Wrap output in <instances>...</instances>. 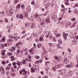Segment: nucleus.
<instances>
[{
	"instance_id": "4be33fe9",
	"label": "nucleus",
	"mask_w": 78,
	"mask_h": 78,
	"mask_svg": "<svg viewBox=\"0 0 78 78\" xmlns=\"http://www.w3.org/2000/svg\"><path fill=\"white\" fill-rule=\"evenodd\" d=\"M31 36L32 37H35L36 36V34L34 33H33L31 34Z\"/></svg>"
},
{
	"instance_id": "37998d69",
	"label": "nucleus",
	"mask_w": 78,
	"mask_h": 78,
	"mask_svg": "<svg viewBox=\"0 0 78 78\" xmlns=\"http://www.w3.org/2000/svg\"><path fill=\"white\" fill-rule=\"evenodd\" d=\"M46 22L48 23L49 22V19L48 18H46L45 19Z\"/></svg>"
},
{
	"instance_id": "09e8293b",
	"label": "nucleus",
	"mask_w": 78,
	"mask_h": 78,
	"mask_svg": "<svg viewBox=\"0 0 78 78\" xmlns=\"http://www.w3.org/2000/svg\"><path fill=\"white\" fill-rule=\"evenodd\" d=\"M60 67V66L59 65H57L55 66V68H57V69H58Z\"/></svg>"
},
{
	"instance_id": "20e7f679",
	"label": "nucleus",
	"mask_w": 78,
	"mask_h": 78,
	"mask_svg": "<svg viewBox=\"0 0 78 78\" xmlns=\"http://www.w3.org/2000/svg\"><path fill=\"white\" fill-rule=\"evenodd\" d=\"M0 72L2 75H4L5 73V70L3 67L2 66H0Z\"/></svg>"
},
{
	"instance_id": "9b49d317",
	"label": "nucleus",
	"mask_w": 78,
	"mask_h": 78,
	"mask_svg": "<svg viewBox=\"0 0 78 78\" xmlns=\"http://www.w3.org/2000/svg\"><path fill=\"white\" fill-rule=\"evenodd\" d=\"M40 16V15L37 14H36L35 15H34L33 16L34 18L35 19H36V17H37L38 18V17H39Z\"/></svg>"
},
{
	"instance_id": "de8ad7c7",
	"label": "nucleus",
	"mask_w": 78,
	"mask_h": 78,
	"mask_svg": "<svg viewBox=\"0 0 78 78\" xmlns=\"http://www.w3.org/2000/svg\"><path fill=\"white\" fill-rule=\"evenodd\" d=\"M6 70H9L10 69V67H6Z\"/></svg>"
},
{
	"instance_id": "c85d7f7f",
	"label": "nucleus",
	"mask_w": 78,
	"mask_h": 78,
	"mask_svg": "<svg viewBox=\"0 0 78 78\" xmlns=\"http://www.w3.org/2000/svg\"><path fill=\"white\" fill-rule=\"evenodd\" d=\"M21 7L22 9H25V5L23 4H22L21 6Z\"/></svg>"
},
{
	"instance_id": "864d4df0",
	"label": "nucleus",
	"mask_w": 78,
	"mask_h": 78,
	"mask_svg": "<svg viewBox=\"0 0 78 78\" xmlns=\"http://www.w3.org/2000/svg\"><path fill=\"white\" fill-rule=\"evenodd\" d=\"M5 22H6V23H8V20L7 19V18H5Z\"/></svg>"
},
{
	"instance_id": "393cba45",
	"label": "nucleus",
	"mask_w": 78,
	"mask_h": 78,
	"mask_svg": "<svg viewBox=\"0 0 78 78\" xmlns=\"http://www.w3.org/2000/svg\"><path fill=\"white\" fill-rule=\"evenodd\" d=\"M0 14L2 16H3L5 15V12L3 11L0 12Z\"/></svg>"
},
{
	"instance_id": "ddd939ff",
	"label": "nucleus",
	"mask_w": 78,
	"mask_h": 78,
	"mask_svg": "<svg viewBox=\"0 0 78 78\" xmlns=\"http://www.w3.org/2000/svg\"><path fill=\"white\" fill-rule=\"evenodd\" d=\"M48 45L50 46V47H55V44H53V43H49L48 44Z\"/></svg>"
},
{
	"instance_id": "c03bdc74",
	"label": "nucleus",
	"mask_w": 78,
	"mask_h": 78,
	"mask_svg": "<svg viewBox=\"0 0 78 78\" xmlns=\"http://www.w3.org/2000/svg\"><path fill=\"white\" fill-rule=\"evenodd\" d=\"M11 76H12L14 77V76H16V74H14V73H13L11 74Z\"/></svg>"
},
{
	"instance_id": "c9c22d12",
	"label": "nucleus",
	"mask_w": 78,
	"mask_h": 78,
	"mask_svg": "<svg viewBox=\"0 0 78 78\" xmlns=\"http://www.w3.org/2000/svg\"><path fill=\"white\" fill-rule=\"evenodd\" d=\"M69 1L68 0H66V3L67 5H69V3L68 2H69Z\"/></svg>"
},
{
	"instance_id": "338daca9",
	"label": "nucleus",
	"mask_w": 78,
	"mask_h": 78,
	"mask_svg": "<svg viewBox=\"0 0 78 78\" xmlns=\"http://www.w3.org/2000/svg\"><path fill=\"white\" fill-rule=\"evenodd\" d=\"M61 20H62V18H59L58 19V21L60 22V21H61Z\"/></svg>"
},
{
	"instance_id": "a19ab883",
	"label": "nucleus",
	"mask_w": 78,
	"mask_h": 78,
	"mask_svg": "<svg viewBox=\"0 0 78 78\" xmlns=\"http://www.w3.org/2000/svg\"><path fill=\"white\" fill-rule=\"evenodd\" d=\"M61 36V34L60 33H58L56 34V36L57 37H60Z\"/></svg>"
},
{
	"instance_id": "c756f323",
	"label": "nucleus",
	"mask_w": 78,
	"mask_h": 78,
	"mask_svg": "<svg viewBox=\"0 0 78 78\" xmlns=\"http://www.w3.org/2000/svg\"><path fill=\"white\" fill-rule=\"evenodd\" d=\"M42 25H43L42 23L38 25V27L40 28H41V27H42Z\"/></svg>"
},
{
	"instance_id": "58836bf2",
	"label": "nucleus",
	"mask_w": 78,
	"mask_h": 78,
	"mask_svg": "<svg viewBox=\"0 0 78 78\" xmlns=\"http://www.w3.org/2000/svg\"><path fill=\"white\" fill-rule=\"evenodd\" d=\"M36 59H39L40 58V56H39L38 55H37L35 57Z\"/></svg>"
},
{
	"instance_id": "1a4fd4ad",
	"label": "nucleus",
	"mask_w": 78,
	"mask_h": 78,
	"mask_svg": "<svg viewBox=\"0 0 78 78\" xmlns=\"http://www.w3.org/2000/svg\"><path fill=\"white\" fill-rule=\"evenodd\" d=\"M52 20L53 21L56 20L58 19V18H57V16L56 15H54L52 17Z\"/></svg>"
},
{
	"instance_id": "a211bd4d",
	"label": "nucleus",
	"mask_w": 78,
	"mask_h": 78,
	"mask_svg": "<svg viewBox=\"0 0 78 78\" xmlns=\"http://www.w3.org/2000/svg\"><path fill=\"white\" fill-rule=\"evenodd\" d=\"M12 14H13V12H12L9 11L8 12V16H11Z\"/></svg>"
},
{
	"instance_id": "6ab92c4d",
	"label": "nucleus",
	"mask_w": 78,
	"mask_h": 78,
	"mask_svg": "<svg viewBox=\"0 0 78 78\" xmlns=\"http://www.w3.org/2000/svg\"><path fill=\"white\" fill-rule=\"evenodd\" d=\"M16 63L14 62L13 63V65L14 69H17V66H16Z\"/></svg>"
},
{
	"instance_id": "774afa93",
	"label": "nucleus",
	"mask_w": 78,
	"mask_h": 78,
	"mask_svg": "<svg viewBox=\"0 0 78 78\" xmlns=\"http://www.w3.org/2000/svg\"><path fill=\"white\" fill-rule=\"evenodd\" d=\"M75 67L77 68H78V63L75 65Z\"/></svg>"
},
{
	"instance_id": "13d9d810",
	"label": "nucleus",
	"mask_w": 78,
	"mask_h": 78,
	"mask_svg": "<svg viewBox=\"0 0 78 78\" xmlns=\"http://www.w3.org/2000/svg\"><path fill=\"white\" fill-rule=\"evenodd\" d=\"M71 21H75V18H73L71 20Z\"/></svg>"
},
{
	"instance_id": "680f3d73",
	"label": "nucleus",
	"mask_w": 78,
	"mask_h": 78,
	"mask_svg": "<svg viewBox=\"0 0 78 78\" xmlns=\"http://www.w3.org/2000/svg\"><path fill=\"white\" fill-rule=\"evenodd\" d=\"M52 39H53V42H56V40H55V37H53Z\"/></svg>"
},
{
	"instance_id": "e433bc0d",
	"label": "nucleus",
	"mask_w": 78,
	"mask_h": 78,
	"mask_svg": "<svg viewBox=\"0 0 78 78\" xmlns=\"http://www.w3.org/2000/svg\"><path fill=\"white\" fill-rule=\"evenodd\" d=\"M2 64L3 65H5V64H6V62H5V61L4 60H3L2 62Z\"/></svg>"
},
{
	"instance_id": "603ef678",
	"label": "nucleus",
	"mask_w": 78,
	"mask_h": 78,
	"mask_svg": "<svg viewBox=\"0 0 78 78\" xmlns=\"http://www.w3.org/2000/svg\"><path fill=\"white\" fill-rule=\"evenodd\" d=\"M70 67H73L74 65L73 63H71L70 65Z\"/></svg>"
},
{
	"instance_id": "a18cd8bd",
	"label": "nucleus",
	"mask_w": 78,
	"mask_h": 78,
	"mask_svg": "<svg viewBox=\"0 0 78 78\" xmlns=\"http://www.w3.org/2000/svg\"><path fill=\"white\" fill-rule=\"evenodd\" d=\"M66 67H68V68H70V65L67 64L66 66Z\"/></svg>"
},
{
	"instance_id": "6e6552de",
	"label": "nucleus",
	"mask_w": 78,
	"mask_h": 78,
	"mask_svg": "<svg viewBox=\"0 0 78 78\" xmlns=\"http://www.w3.org/2000/svg\"><path fill=\"white\" fill-rule=\"evenodd\" d=\"M63 36L64 37V38L65 40H67V36H68V34H66L64 33V32H63Z\"/></svg>"
},
{
	"instance_id": "39448f33",
	"label": "nucleus",
	"mask_w": 78,
	"mask_h": 78,
	"mask_svg": "<svg viewBox=\"0 0 78 78\" xmlns=\"http://www.w3.org/2000/svg\"><path fill=\"white\" fill-rule=\"evenodd\" d=\"M45 33L46 35V37H47V38H48L49 37L50 39H52V35H50V33H49V32H45Z\"/></svg>"
},
{
	"instance_id": "f257e3e1",
	"label": "nucleus",
	"mask_w": 78,
	"mask_h": 78,
	"mask_svg": "<svg viewBox=\"0 0 78 78\" xmlns=\"http://www.w3.org/2000/svg\"><path fill=\"white\" fill-rule=\"evenodd\" d=\"M48 0H46L44 2V5H46L45 8H46V9H48V7H49V6L51 5V4L50 3H48Z\"/></svg>"
},
{
	"instance_id": "5701e85b",
	"label": "nucleus",
	"mask_w": 78,
	"mask_h": 78,
	"mask_svg": "<svg viewBox=\"0 0 78 78\" xmlns=\"http://www.w3.org/2000/svg\"><path fill=\"white\" fill-rule=\"evenodd\" d=\"M22 41H19L18 42V43H17L16 44V46L17 47L19 45H21V44H22Z\"/></svg>"
},
{
	"instance_id": "4468645a",
	"label": "nucleus",
	"mask_w": 78,
	"mask_h": 78,
	"mask_svg": "<svg viewBox=\"0 0 78 78\" xmlns=\"http://www.w3.org/2000/svg\"><path fill=\"white\" fill-rule=\"evenodd\" d=\"M69 60H67V59H66V58H65L64 59V63L65 64H68L69 63Z\"/></svg>"
},
{
	"instance_id": "0eeeda50",
	"label": "nucleus",
	"mask_w": 78,
	"mask_h": 78,
	"mask_svg": "<svg viewBox=\"0 0 78 78\" xmlns=\"http://www.w3.org/2000/svg\"><path fill=\"white\" fill-rule=\"evenodd\" d=\"M44 34L42 35L41 36L39 39L40 41H41V42H43V41H44Z\"/></svg>"
},
{
	"instance_id": "412c9836",
	"label": "nucleus",
	"mask_w": 78,
	"mask_h": 78,
	"mask_svg": "<svg viewBox=\"0 0 78 78\" xmlns=\"http://www.w3.org/2000/svg\"><path fill=\"white\" fill-rule=\"evenodd\" d=\"M26 11L27 12H29L30 11H31V9H30V7H28L26 9Z\"/></svg>"
},
{
	"instance_id": "f8f14e48",
	"label": "nucleus",
	"mask_w": 78,
	"mask_h": 78,
	"mask_svg": "<svg viewBox=\"0 0 78 78\" xmlns=\"http://www.w3.org/2000/svg\"><path fill=\"white\" fill-rule=\"evenodd\" d=\"M71 57H72V56H70V55H66V57L65 58V59H67L68 60H69V59H70V58H71Z\"/></svg>"
},
{
	"instance_id": "6e6d98bb",
	"label": "nucleus",
	"mask_w": 78,
	"mask_h": 78,
	"mask_svg": "<svg viewBox=\"0 0 78 78\" xmlns=\"http://www.w3.org/2000/svg\"><path fill=\"white\" fill-rule=\"evenodd\" d=\"M50 62L49 61L46 62L45 64V65H47V64H50Z\"/></svg>"
},
{
	"instance_id": "cd10ccee",
	"label": "nucleus",
	"mask_w": 78,
	"mask_h": 78,
	"mask_svg": "<svg viewBox=\"0 0 78 78\" xmlns=\"http://www.w3.org/2000/svg\"><path fill=\"white\" fill-rule=\"evenodd\" d=\"M20 8V4H18V5L16 6V9H19Z\"/></svg>"
},
{
	"instance_id": "4c0bfd02",
	"label": "nucleus",
	"mask_w": 78,
	"mask_h": 78,
	"mask_svg": "<svg viewBox=\"0 0 78 78\" xmlns=\"http://www.w3.org/2000/svg\"><path fill=\"white\" fill-rule=\"evenodd\" d=\"M62 70V73H63V75L66 72V70L65 69Z\"/></svg>"
},
{
	"instance_id": "9d476101",
	"label": "nucleus",
	"mask_w": 78,
	"mask_h": 78,
	"mask_svg": "<svg viewBox=\"0 0 78 78\" xmlns=\"http://www.w3.org/2000/svg\"><path fill=\"white\" fill-rule=\"evenodd\" d=\"M8 37H10V38H13L15 40H16V41L18 40V38L12 36V35L11 34L9 35L8 36Z\"/></svg>"
},
{
	"instance_id": "423d86ee",
	"label": "nucleus",
	"mask_w": 78,
	"mask_h": 78,
	"mask_svg": "<svg viewBox=\"0 0 78 78\" xmlns=\"http://www.w3.org/2000/svg\"><path fill=\"white\" fill-rule=\"evenodd\" d=\"M72 72H69L67 74H66L65 76H64L65 78H69V77H70L72 76Z\"/></svg>"
},
{
	"instance_id": "7ed1b4c3",
	"label": "nucleus",
	"mask_w": 78,
	"mask_h": 78,
	"mask_svg": "<svg viewBox=\"0 0 78 78\" xmlns=\"http://www.w3.org/2000/svg\"><path fill=\"white\" fill-rule=\"evenodd\" d=\"M58 44H57V47H58V48L61 49V48H62V47L60 46V45H59V44L60 45V44H62V41H61V40L60 39L58 41Z\"/></svg>"
},
{
	"instance_id": "f3484780",
	"label": "nucleus",
	"mask_w": 78,
	"mask_h": 78,
	"mask_svg": "<svg viewBox=\"0 0 78 78\" xmlns=\"http://www.w3.org/2000/svg\"><path fill=\"white\" fill-rule=\"evenodd\" d=\"M36 27V24H34V23H32V25L31 26V28L33 29V28H34L35 27Z\"/></svg>"
},
{
	"instance_id": "8fccbe9b",
	"label": "nucleus",
	"mask_w": 78,
	"mask_h": 78,
	"mask_svg": "<svg viewBox=\"0 0 78 78\" xmlns=\"http://www.w3.org/2000/svg\"><path fill=\"white\" fill-rule=\"evenodd\" d=\"M35 3V2L34 1H33L32 2H31V4L32 5H33Z\"/></svg>"
},
{
	"instance_id": "bf43d9fd",
	"label": "nucleus",
	"mask_w": 78,
	"mask_h": 78,
	"mask_svg": "<svg viewBox=\"0 0 78 78\" xmlns=\"http://www.w3.org/2000/svg\"><path fill=\"white\" fill-rule=\"evenodd\" d=\"M53 71H54V72H55V71H56V69L55 67H54L53 68Z\"/></svg>"
},
{
	"instance_id": "dca6fc26",
	"label": "nucleus",
	"mask_w": 78,
	"mask_h": 78,
	"mask_svg": "<svg viewBox=\"0 0 78 78\" xmlns=\"http://www.w3.org/2000/svg\"><path fill=\"white\" fill-rule=\"evenodd\" d=\"M16 50V48L14 47H12V49L10 51L11 52H13L14 51H15Z\"/></svg>"
},
{
	"instance_id": "e2e57ef3",
	"label": "nucleus",
	"mask_w": 78,
	"mask_h": 78,
	"mask_svg": "<svg viewBox=\"0 0 78 78\" xmlns=\"http://www.w3.org/2000/svg\"><path fill=\"white\" fill-rule=\"evenodd\" d=\"M42 78H48V76L47 75H45L42 77Z\"/></svg>"
},
{
	"instance_id": "4d7b16f0",
	"label": "nucleus",
	"mask_w": 78,
	"mask_h": 78,
	"mask_svg": "<svg viewBox=\"0 0 78 78\" xmlns=\"http://www.w3.org/2000/svg\"><path fill=\"white\" fill-rule=\"evenodd\" d=\"M14 2L15 4H16L18 2V0H14Z\"/></svg>"
},
{
	"instance_id": "2f4dec72",
	"label": "nucleus",
	"mask_w": 78,
	"mask_h": 78,
	"mask_svg": "<svg viewBox=\"0 0 78 78\" xmlns=\"http://www.w3.org/2000/svg\"><path fill=\"white\" fill-rule=\"evenodd\" d=\"M22 63L23 64H26V60H23Z\"/></svg>"
},
{
	"instance_id": "69168bd1",
	"label": "nucleus",
	"mask_w": 78,
	"mask_h": 78,
	"mask_svg": "<svg viewBox=\"0 0 78 78\" xmlns=\"http://www.w3.org/2000/svg\"><path fill=\"white\" fill-rule=\"evenodd\" d=\"M14 8H15L14 7H12V8H11L10 10L11 9V10H12V11H14Z\"/></svg>"
},
{
	"instance_id": "052dcab7",
	"label": "nucleus",
	"mask_w": 78,
	"mask_h": 78,
	"mask_svg": "<svg viewBox=\"0 0 78 78\" xmlns=\"http://www.w3.org/2000/svg\"><path fill=\"white\" fill-rule=\"evenodd\" d=\"M17 52V53H20V49H18Z\"/></svg>"
},
{
	"instance_id": "f704fd0d",
	"label": "nucleus",
	"mask_w": 78,
	"mask_h": 78,
	"mask_svg": "<svg viewBox=\"0 0 78 78\" xmlns=\"http://www.w3.org/2000/svg\"><path fill=\"white\" fill-rule=\"evenodd\" d=\"M68 51L69 52V53H70L72 52V51H71V49L70 48H68Z\"/></svg>"
},
{
	"instance_id": "72a5a7b5",
	"label": "nucleus",
	"mask_w": 78,
	"mask_h": 78,
	"mask_svg": "<svg viewBox=\"0 0 78 78\" xmlns=\"http://www.w3.org/2000/svg\"><path fill=\"white\" fill-rule=\"evenodd\" d=\"M23 16L22 14H20V19H23Z\"/></svg>"
},
{
	"instance_id": "3c124183",
	"label": "nucleus",
	"mask_w": 78,
	"mask_h": 78,
	"mask_svg": "<svg viewBox=\"0 0 78 78\" xmlns=\"http://www.w3.org/2000/svg\"><path fill=\"white\" fill-rule=\"evenodd\" d=\"M46 71H48V66H47L46 67Z\"/></svg>"
},
{
	"instance_id": "473e14b6",
	"label": "nucleus",
	"mask_w": 78,
	"mask_h": 78,
	"mask_svg": "<svg viewBox=\"0 0 78 78\" xmlns=\"http://www.w3.org/2000/svg\"><path fill=\"white\" fill-rule=\"evenodd\" d=\"M62 59V57H58V61H61Z\"/></svg>"
},
{
	"instance_id": "0e129e2a",
	"label": "nucleus",
	"mask_w": 78,
	"mask_h": 78,
	"mask_svg": "<svg viewBox=\"0 0 78 78\" xmlns=\"http://www.w3.org/2000/svg\"><path fill=\"white\" fill-rule=\"evenodd\" d=\"M39 61H36L35 62V64H38V63H39Z\"/></svg>"
},
{
	"instance_id": "49530a36",
	"label": "nucleus",
	"mask_w": 78,
	"mask_h": 78,
	"mask_svg": "<svg viewBox=\"0 0 78 78\" xmlns=\"http://www.w3.org/2000/svg\"><path fill=\"white\" fill-rule=\"evenodd\" d=\"M2 42H5V38H3L1 40Z\"/></svg>"
},
{
	"instance_id": "ea45409f",
	"label": "nucleus",
	"mask_w": 78,
	"mask_h": 78,
	"mask_svg": "<svg viewBox=\"0 0 78 78\" xmlns=\"http://www.w3.org/2000/svg\"><path fill=\"white\" fill-rule=\"evenodd\" d=\"M54 58L55 59H56V60H58V56L56 55L54 56Z\"/></svg>"
},
{
	"instance_id": "a878e982",
	"label": "nucleus",
	"mask_w": 78,
	"mask_h": 78,
	"mask_svg": "<svg viewBox=\"0 0 78 78\" xmlns=\"http://www.w3.org/2000/svg\"><path fill=\"white\" fill-rule=\"evenodd\" d=\"M42 46V44H41V43H38L37 44V48H40V47Z\"/></svg>"
},
{
	"instance_id": "bb28decb",
	"label": "nucleus",
	"mask_w": 78,
	"mask_h": 78,
	"mask_svg": "<svg viewBox=\"0 0 78 78\" xmlns=\"http://www.w3.org/2000/svg\"><path fill=\"white\" fill-rule=\"evenodd\" d=\"M29 53H32V55H34V52L33 51V49H30L29 50Z\"/></svg>"
},
{
	"instance_id": "5fc2aeb1",
	"label": "nucleus",
	"mask_w": 78,
	"mask_h": 78,
	"mask_svg": "<svg viewBox=\"0 0 78 78\" xmlns=\"http://www.w3.org/2000/svg\"><path fill=\"white\" fill-rule=\"evenodd\" d=\"M74 12L76 14H78V10H75Z\"/></svg>"
},
{
	"instance_id": "79ce46f5",
	"label": "nucleus",
	"mask_w": 78,
	"mask_h": 78,
	"mask_svg": "<svg viewBox=\"0 0 78 78\" xmlns=\"http://www.w3.org/2000/svg\"><path fill=\"white\" fill-rule=\"evenodd\" d=\"M23 51H26L27 50V48H24L23 49Z\"/></svg>"
},
{
	"instance_id": "b1692460",
	"label": "nucleus",
	"mask_w": 78,
	"mask_h": 78,
	"mask_svg": "<svg viewBox=\"0 0 78 78\" xmlns=\"http://www.w3.org/2000/svg\"><path fill=\"white\" fill-rule=\"evenodd\" d=\"M6 50H2V55H5V52H6Z\"/></svg>"
},
{
	"instance_id": "7c9ffc66",
	"label": "nucleus",
	"mask_w": 78,
	"mask_h": 78,
	"mask_svg": "<svg viewBox=\"0 0 78 78\" xmlns=\"http://www.w3.org/2000/svg\"><path fill=\"white\" fill-rule=\"evenodd\" d=\"M4 9L5 10H8V6L7 5H5L4 7Z\"/></svg>"
},
{
	"instance_id": "2eb2a0df",
	"label": "nucleus",
	"mask_w": 78,
	"mask_h": 78,
	"mask_svg": "<svg viewBox=\"0 0 78 78\" xmlns=\"http://www.w3.org/2000/svg\"><path fill=\"white\" fill-rule=\"evenodd\" d=\"M40 21L41 23H42V24L44 25V19L43 18H42L41 19Z\"/></svg>"
},
{
	"instance_id": "f03ea898",
	"label": "nucleus",
	"mask_w": 78,
	"mask_h": 78,
	"mask_svg": "<svg viewBox=\"0 0 78 78\" xmlns=\"http://www.w3.org/2000/svg\"><path fill=\"white\" fill-rule=\"evenodd\" d=\"M20 74H21L22 73L23 74V76H27V72L25 71V69H23L21 70L20 71Z\"/></svg>"
},
{
	"instance_id": "aec40b11",
	"label": "nucleus",
	"mask_w": 78,
	"mask_h": 78,
	"mask_svg": "<svg viewBox=\"0 0 78 78\" xmlns=\"http://www.w3.org/2000/svg\"><path fill=\"white\" fill-rule=\"evenodd\" d=\"M41 55L42 56H44V57H46V56H47V53H42Z\"/></svg>"
}]
</instances>
